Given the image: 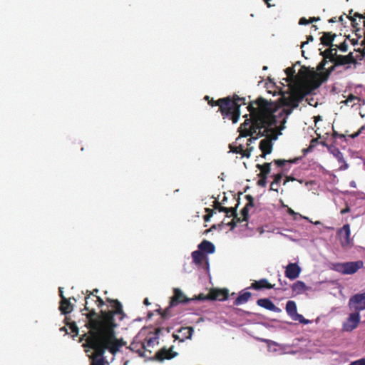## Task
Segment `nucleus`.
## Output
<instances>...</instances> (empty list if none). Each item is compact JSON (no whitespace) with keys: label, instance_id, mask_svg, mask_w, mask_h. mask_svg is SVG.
<instances>
[{"label":"nucleus","instance_id":"f257e3e1","mask_svg":"<svg viewBox=\"0 0 365 365\" xmlns=\"http://www.w3.org/2000/svg\"><path fill=\"white\" fill-rule=\"evenodd\" d=\"M106 302L110 304L112 310H101L100 313L97 314L94 306L101 308L105 302L100 297L93 294V292L88 290L86 292L84 310L88 312L83 313V315H85L87 319L85 326L88 331L86 334H90L89 341L93 346L99 344L101 341L108 342L109 339L113 337L115 329L118 326L115 317L121 321L125 316L123 306L118 299L106 298Z\"/></svg>","mask_w":365,"mask_h":365},{"label":"nucleus","instance_id":"f03ea898","mask_svg":"<svg viewBox=\"0 0 365 365\" xmlns=\"http://www.w3.org/2000/svg\"><path fill=\"white\" fill-rule=\"evenodd\" d=\"M247 110L250 118H247L239 127V137L254 135L257 130L275 125L278 122L272 113L273 104L262 97L250 102Z\"/></svg>","mask_w":365,"mask_h":365},{"label":"nucleus","instance_id":"7ed1b4c3","mask_svg":"<svg viewBox=\"0 0 365 365\" xmlns=\"http://www.w3.org/2000/svg\"><path fill=\"white\" fill-rule=\"evenodd\" d=\"M300 77L301 79L290 87V95L288 97L282 96L279 98L280 104L284 107H290L289 108L278 107L272 103L273 104L272 113L275 116V119L277 120V117L283 118L282 123H285L287 117L292 113L294 108L299 106L304 98L314 91L302 76Z\"/></svg>","mask_w":365,"mask_h":365},{"label":"nucleus","instance_id":"20e7f679","mask_svg":"<svg viewBox=\"0 0 365 365\" xmlns=\"http://www.w3.org/2000/svg\"><path fill=\"white\" fill-rule=\"evenodd\" d=\"M208 104L211 106H219V111L221 113L224 118H227L232 120L233 123H236L240 115V106L245 105V98H240L237 95H234L232 97L227 96L225 98H219L217 101L206 96L205 98Z\"/></svg>","mask_w":365,"mask_h":365},{"label":"nucleus","instance_id":"39448f33","mask_svg":"<svg viewBox=\"0 0 365 365\" xmlns=\"http://www.w3.org/2000/svg\"><path fill=\"white\" fill-rule=\"evenodd\" d=\"M86 337V344L84 346H88L94 350V353L90 358L92 359L91 365H105V358L103 355L106 350H108L111 354H115L119 351L120 346L124 345L122 339L119 340L115 337V333L113 334V337L109 339L108 342H99V344L93 346L90 341V334H84Z\"/></svg>","mask_w":365,"mask_h":365},{"label":"nucleus","instance_id":"423d86ee","mask_svg":"<svg viewBox=\"0 0 365 365\" xmlns=\"http://www.w3.org/2000/svg\"><path fill=\"white\" fill-rule=\"evenodd\" d=\"M194 300L193 298L187 297L179 288L173 289V296L170 297L169 305L163 310L158 309V313L163 319H169L175 314L173 309L180 304H185Z\"/></svg>","mask_w":365,"mask_h":365},{"label":"nucleus","instance_id":"0eeeda50","mask_svg":"<svg viewBox=\"0 0 365 365\" xmlns=\"http://www.w3.org/2000/svg\"><path fill=\"white\" fill-rule=\"evenodd\" d=\"M335 64L329 68L324 72H316V71H302V70L299 72V76H302L316 90L318 88L322 83L327 81L331 73L334 71Z\"/></svg>","mask_w":365,"mask_h":365},{"label":"nucleus","instance_id":"6e6552de","mask_svg":"<svg viewBox=\"0 0 365 365\" xmlns=\"http://www.w3.org/2000/svg\"><path fill=\"white\" fill-rule=\"evenodd\" d=\"M364 266L363 261L335 263L332 269L343 274H353Z\"/></svg>","mask_w":365,"mask_h":365},{"label":"nucleus","instance_id":"1a4fd4ad","mask_svg":"<svg viewBox=\"0 0 365 365\" xmlns=\"http://www.w3.org/2000/svg\"><path fill=\"white\" fill-rule=\"evenodd\" d=\"M286 312L287 314L294 321L301 324H308L310 321L304 318L302 314L297 313V304L294 301L289 300L286 304Z\"/></svg>","mask_w":365,"mask_h":365},{"label":"nucleus","instance_id":"9d476101","mask_svg":"<svg viewBox=\"0 0 365 365\" xmlns=\"http://www.w3.org/2000/svg\"><path fill=\"white\" fill-rule=\"evenodd\" d=\"M349 306L350 309H353L359 313L365 309V292L356 294L349 299Z\"/></svg>","mask_w":365,"mask_h":365},{"label":"nucleus","instance_id":"9b49d317","mask_svg":"<svg viewBox=\"0 0 365 365\" xmlns=\"http://www.w3.org/2000/svg\"><path fill=\"white\" fill-rule=\"evenodd\" d=\"M360 313L354 311L351 313L345 322L343 323V330L345 331H352L355 329L360 323Z\"/></svg>","mask_w":365,"mask_h":365},{"label":"nucleus","instance_id":"f8f14e48","mask_svg":"<svg viewBox=\"0 0 365 365\" xmlns=\"http://www.w3.org/2000/svg\"><path fill=\"white\" fill-rule=\"evenodd\" d=\"M335 56L332 60V63L335 66H344L348 64H356V61L355 57L353 56V53L350 52L348 55L342 56L338 55L337 52H334Z\"/></svg>","mask_w":365,"mask_h":365},{"label":"nucleus","instance_id":"ddd939ff","mask_svg":"<svg viewBox=\"0 0 365 365\" xmlns=\"http://www.w3.org/2000/svg\"><path fill=\"white\" fill-rule=\"evenodd\" d=\"M59 296L61 297L59 309L63 314H70L73 309V305L71 303V298L67 299L63 295L62 288H59ZM74 301L76 299L72 298Z\"/></svg>","mask_w":365,"mask_h":365},{"label":"nucleus","instance_id":"4468645a","mask_svg":"<svg viewBox=\"0 0 365 365\" xmlns=\"http://www.w3.org/2000/svg\"><path fill=\"white\" fill-rule=\"evenodd\" d=\"M178 332L181 335L173 334V336L175 340L182 342L185 339H190L194 332V329L191 327H181Z\"/></svg>","mask_w":365,"mask_h":365},{"label":"nucleus","instance_id":"2eb2a0df","mask_svg":"<svg viewBox=\"0 0 365 365\" xmlns=\"http://www.w3.org/2000/svg\"><path fill=\"white\" fill-rule=\"evenodd\" d=\"M301 271L300 267L297 263H289L286 267L284 274L288 279H295L299 276Z\"/></svg>","mask_w":365,"mask_h":365},{"label":"nucleus","instance_id":"dca6fc26","mask_svg":"<svg viewBox=\"0 0 365 365\" xmlns=\"http://www.w3.org/2000/svg\"><path fill=\"white\" fill-rule=\"evenodd\" d=\"M259 148L262 151L260 157L265 158L266 155L270 154L273 150V143L272 140L269 138L262 139L259 145Z\"/></svg>","mask_w":365,"mask_h":365},{"label":"nucleus","instance_id":"f3484780","mask_svg":"<svg viewBox=\"0 0 365 365\" xmlns=\"http://www.w3.org/2000/svg\"><path fill=\"white\" fill-rule=\"evenodd\" d=\"M177 354H178L176 352H173V347L170 348L169 349L163 348L156 352L155 358L158 361H162L165 359H171L174 358Z\"/></svg>","mask_w":365,"mask_h":365},{"label":"nucleus","instance_id":"a211bd4d","mask_svg":"<svg viewBox=\"0 0 365 365\" xmlns=\"http://www.w3.org/2000/svg\"><path fill=\"white\" fill-rule=\"evenodd\" d=\"M341 243L343 246L348 245L350 243V226L349 224L344 225L339 231Z\"/></svg>","mask_w":365,"mask_h":365},{"label":"nucleus","instance_id":"6ab92c4d","mask_svg":"<svg viewBox=\"0 0 365 365\" xmlns=\"http://www.w3.org/2000/svg\"><path fill=\"white\" fill-rule=\"evenodd\" d=\"M257 304L261 307H263L267 310L272 311L274 312H280L281 309L276 307L274 304L268 298L259 299L257 301Z\"/></svg>","mask_w":365,"mask_h":365},{"label":"nucleus","instance_id":"aec40b11","mask_svg":"<svg viewBox=\"0 0 365 365\" xmlns=\"http://www.w3.org/2000/svg\"><path fill=\"white\" fill-rule=\"evenodd\" d=\"M274 285L270 284L267 279H261L258 281H255L251 284L248 289H252L255 290H261L262 289H272Z\"/></svg>","mask_w":365,"mask_h":365},{"label":"nucleus","instance_id":"412c9836","mask_svg":"<svg viewBox=\"0 0 365 365\" xmlns=\"http://www.w3.org/2000/svg\"><path fill=\"white\" fill-rule=\"evenodd\" d=\"M210 300L223 301L227 299L228 292L227 289H213L209 293Z\"/></svg>","mask_w":365,"mask_h":365},{"label":"nucleus","instance_id":"4be33fe9","mask_svg":"<svg viewBox=\"0 0 365 365\" xmlns=\"http://www.w3.org/2000/svg\"><path fill=\"white\" fill-rule=\"evenodd\" d=\"M336 35L331 32H323L322 36L320 38L321 43L325 46H335L333 43Z\"/></svg>","mask_w":365,"mask_h":365},{"label":"nucleus","instance_id":"5701e85b","mask_svg":"<svg viewBox=\"0 0 365 365\" xmlns=\"http://www.w3.org/2000/svg\"><path fill=\"white\" fill-rule=\"evenodd\" d=\"M198 249L202 253L212 254L215 252V247L211 242L204 240L198 245Z\"/></svg>","mask_w":365,"mask_h":365},{"label":"nucleus","instance_id":"b1692460","mask_svg":"<svg viewBox=\"0 0 365 365\" xmlns=\"http://www.w3.org/2000/svg\"><path fill=\"white\" fill-rule=\"evenodd\" d=\"M271 164L272 163H264L262 165L257 164L256 168L260 171V173L257 175L258 177L267 178L271 171Z\"/></svg>","mask_w":365,"mask_h":365},{"label":"nucleus","instance_id":"393cba45","mask_svg":"<svg viewBox=\"0 0 365 365\" xmlns=\"http://www.w3.org/2000/svg\"><path fill=\"white\" fill-rule=\"evenodd\" d=\"M251 296L252 294L250 292H240L239 296L235 300L234 305L238 306L247 303L250 299Z\"/></svg>","mask_w":365,"mask_h":365},{"label":"nucleus","instance_id":"a878e982","mask_svg":"<svg viewBox=\"0 0 365 365\" xmlns=\"http://www.w3.org/2000/svg\"><path fill=\"white\" fill-rule=\"evenodd\" d=\"M237 201V202L235 207H225V208L220 209V212H225L226 214V217H233L236 218L237 217V209L240 205V197H238Z\"/></svg>","mask_w":365,"mask_h":365},{"label":"nucleus","instance_id":"bb28decb","mask_svg":"<svg viewBox=\"0 0 365 365\" xmlns=\"http://www.w3.org/2000/svg\"><path fill=\"white\" fill-rule=\"evenodd\" d=\"M329 48L324 51H321L320 54L323 56V59L332 63V60L334 58V52H337L336 48H333V46H328Z\"/></svg>","mask_w":365,"mask_h":365},{"label":"nucleus","instance_id":"cd10ccee","mask_svg":"<svg viewBox=\"0 0 365 365\" xmlns=\"http://www.w3.org/2000/svg\"><path fill=\"white\" fill-rule=\"evenodd\" d=\"M292 289L297 294H300L307 291L308 287L306 286L304 282L302 281H297L292 284Z\"/></svg>","mask_w":365,"mask_h":365},{"label":"nucleus","instance_id":"c85d7f7f","mask_svg":"<svg viewBox=\"0 0 365 365\" xmlns=\"http://www.w3.org/2000/svg\"><path fill=\"white\" fill-rule=\"evenodd\" d=\"M192 257L193 262L197 265H200L205 259L206 256L204 253L200 252V250H195L192 252Z\"/></svg>","mask_w":365,"mask_h":365},{"label":"nucleus","instance_id":"c756f323","mask_svg":"<svg viewBox=\"0 0 365 365\" xmlns=\"http://www.w3.org/2000/svg\"><path fill=\"white\" fill-rule=\"evenodd\" d=\"M263 131L262 130H257V133H255V136H250V138L247 140V145L250 146V143H252L254 140L258 139L260 137L266 136L267 132H268V128H263Z\"/></svg>","mask_w":365,"mask_h":365},{"label":"nucleus","instance_id":"7c9ffc66","mask_svg":"<svg viewBox=\"0 0 365 365\" xmlns=\"http://www.w3.org/2000/svg\"><path fill=\"white\" fill-rule=\"evenodd\" d=\"M283 177V173H279L273 175L274 180L270 185V190L278 192L277 187H274V185H278Z\"/></svg>","mask_w":365,"mask_h":365},{"label":"nucleus","instance_id":"2f4dec72","mask_svg":"<svg viewBox=\"0 0 365 365\" xmlns=\"http://www.w3.org/2000/svg\"><path fill=\"white\" fill-rule=\"evenodd\" d=\"M129 348L130 350L135 351L140 354L141 350H144L145 349V346L143 343L132 342Z\"/></svg>","mask_w":365,"mask_h":365},{"label":"nucleus","instance_id":"473e14b6","mask_svg":"<svg viewBox=\"0 0 365 365\" xmlns=\"http://www.w3.org/2000/svg\"><path fill=\"white\" fill-rule=\"evenodd\" d=\"M285 73L287 76V81L292 80L293 78H298V76H295V70L294 67H288L285 69Z\"/></svg>","mask_w":365,"mask_h":365},{"label":"nucleus","instance_id":"72a5a7b5","mask_svg":"<svg viewBox=\"0 0 365 365\" xmlns=\"http://www.w3.org/2000/svg\"><path fill=\"white\" fill-rule=\"evenodd\" d=\"M352 12V10L350 11L349 14ZM346 18L349 19L351 23L352 27L355 29L356 32H358L360 31V29L358 28L359 23L356 21V19L354 17L350 16V15L347 16Z\"/></svg>","mask_w":365,"mask_h":365},{"label":"nucleus","instance_id":"f704fd0d","mask_svg":"<svg viewBox=\"0 0 365 365\" xmlns=\"http://www.w3.org/2000/svg\"><path fill=\"white\" fill-rule=\"evenodd\" d=\"M245 199L247 200V204L245 206L248 207L249 209L250 207H253L255 206V199L251 195H246Z\"/></svg>","mask_w":365,"mask_h":365},{"label":"nucleus","instance_id":"c9c22d12","mask_svg":"<svg viewBox=\"0 0 365 365\" xmlns=\"http://www.w3.org/2000/svg\"><path fill=\"white\" fill-rule=\"evenodd\" d=\"M230 149L231 152L240 155L242 154V152H243V147L241 145L237 146H233L232 145H230Z\"/></svg>","mask_w":365,"mask_h":365},{"label":"nucleus","instance_id":"e433bc0d","mask_svg":"<svg viewBox=\"0 0 365 365\" xmlns=\"http://www.w3.org/2000/svg\"><path fill=\"white\" fill-rule=\"evenodd\" d=\"M67 325H69V328L71 330V332L73 333V336H77L78 334V328L76 324V322H73L71 323H67Z\"/></svg>","mask_w":365,"mask_h":365},{"label":"nucleus","instance_id":"4c0bfd02","mask_svg":"<svg viewBox=\"0 0 365 365\" xmlns=\"http://www.w3.org/2000/svg\"><path fill=\"white\" fill-rule=\"evenodd\" d=\"M355 51L360 53V55L356 56L355 57L356 61H357V60L361 61L365 57V49H364V48L363 49L359 48L358 49H355Z\"/></svg>","mask_w":365,"mask_h":365},{"label":"nucleus","instance_id":"58836bf2","mask_svg":"<svg viewBox=\"0 0 365 365\" xmlns=\"http://www.w3.org/2000/svg\"><path fill=\"white\" fill-rule=\"evenodd\" d=\"M249 208L245 206L241 210L242 217L244 220H248L249 218Z\"/></svg>","mask_w":365,"mask_h":365},{"label":"nucleus","instance_id":"ea45409f","mask_svg":"<svg viewBox=\"0 0 365 365\" xmlns=\"http://www.w3.org/2000/svg\"><path fill=\"white\" fill-rule=\"evenodd\" d=\"M287 162H288L287 160H282V159H278V160H273V163L279 167H282V166L286 164V163H287ZM289 162L292 163L293 161L289 160Z\"/></svg>","mask_w":365,"mask_h":365},{"label":"nucleus","instance_id":"a19ab883","mask_svg":"<svg viewBox=\"0 0 365 365\" xmlns=\"http://www.w3.org/2000/svg\"><path fill=\"white\" fill-rule=\"evenodd\" d=\"M259 180L257 182V185L259 187H265L267 185V178H266V177H259Z\"/></svg>","mask_w":365,"mask_h":365},{"label":"nucleus","instance_id":"79ce46f5","mask_svg":"<svg viewBox=\"0 0 365 365\" xmlns=\"http://www.w3.org/2000/svg\"><path fill=\"white\" fill-rule=\"evenodd\" d=\"M327 63V61L323 59L317 66V70L319 72H322Z\"/></svg>","mask_w":365,"mask_h":365},{"label":"nucleus","instance_id":"37998d69","mask_svg":"<svg viewBox=\"0 0 365 365\" xmlns=\"http://www.w3.org/2000/svg\"><path fill=\"white\" fill-rule=\"evenodd\" d=\"M338 48L342 51V52H346L348 50V45L346 42V41H344V42H342L341 43H340L339 46H338Z\"/></svg>","mask_w":365,"mask_h":365},{"label":"nucleus","instance_id":"c03bdc74","mask_svg":"<svg viewBox=\"0 0 365 365\" xmlns=\"http://www.w3.org/2000/svg\"><path fill=\"white\" fill-rule=\"evenodd\" d=\"M358 98L354 96V95L351 94L349 96V97L347 98L346 100H345L343 103H345L346 105H348L349 103H351L352 101H354V100H357Z\"/></svg>","mask_w":365,"mask_h":365},{"label":"nucleus","instance_id":"a18cd8bd","mask_svg":"<svg viewBox=\"0 0 365 365\" xmlns=\"http://www.w3.org/2000/svg\"><path fill=\"white\" fill-rule=\"evenodd\" d=\"M365 129V125H363L361 126L357 132H356L355 133L352 134V135H350L349 136L351 138H355L356 137H358L361 133L362 131Z\"/></svg>","mask_w":365,"mask_h":365},{"label":"nucleus","instance_id":"49530a36","mask_svg":"<svg viewBox=\"0 0 365 365\" xmlns=\"http://www.w3.org/2000/svg\"><path fill=\"white\" fill-rule=\"evenodd\" d=\"M213 203L214 210H217L219 212H220L221 208H225V207L222 206L221 203L217 200L214 201Z\"/></svg>","mask_w":365,"mask_h":365},{"label":"nucleus","instance_id":"de8ad7c7","mask_svg":"<svg viewBox=\"0 0 365 365\" xmlns=\"http://www.w3.org/2000/svg\"><path fill=\"white\" fill-rule=\"evenodd\" d=\"M349 365H365V359H361L351 362Z\"/></svg>","mask_w":365,"mask_h":365},{"label":"nucleus","instance_id":"09e8293b","mask_svg":"<svg viewBox=\"0 0 365 365\" xmlns=\"http://www.w3.org/2000/svg\"><path fill=\"white\" fill-rule=\"evenodd\" d=\"M193 299H194V300L195 299H198V300L210 299L209 297V294L207 295H204L203 294H200L197 297H196L195 298H193Z\"/></svg>","mask_w":365,"mask_h":365},{"label":"nucleus","instance_id":"8fccbe9b","mask_svg":"<svg viewBox=\"0 0 365 365\" xmlns=\"http://www.w3.org/2000/svg\"><path fill=\"white\" fill-rule=\"evenodd\" d=\"M314 37L312 35H309L307 36V41L302 43L301 47L303 48L306 44L309 42L313 41Z\"/></svg>","mask_w":365,"mask_h":365},{"label":"nucleus","instance_id":"3c124183","mask_svg":"<svg viewBox=\"0 0 365 365\" xmlns=\"http://www.w3.org/2000/svg\"><path fill=\"white\" fill-rule=\"evenodd\" d=\"M309 19H307L305 17H302L299 21V24L300 25H307L309 24Z\"/></svg>","mask_w":365,"mask_h":365},{"label":"nucleus","instance_id":"603ef678","mask_svg":"<svg viewBox=\"0 0 365 365\" xmlns=\"http://www.w3.org/2000/svg\"><path fill=\"white\" fill-rule=\"evenodd\" d=\"M223 222H222L220 224H218L217 225H213L209 230H207L205 231V232H209L210 231H212V230H215L217 228V227H218L219 228H221V227L223 225Z\"/></svg>","mask_w":365,"mask_h":365},{"label":"nucleus","instance_id":"864d4df0","mask_svg":"<svg viewBox=\"0 0 365 365\" xmlns=\"http://www.w3.org/2000/svg\"><path fill=\"white\" fill-rule=\"evenodd\" d=\"M241 155H242V157H245L247 158H249L251 155V153H250V150H247V149L245 150L243 148V152H242Z\"/></svg>","mask_w":365,"mask_h":365},{"label":"nucleus","instance_id":"5fc2aeb1","mask_svg":"<svg viewBox=\"0 0 365 365\" xmlns=\"http://www.w3.org/2000/svg\"><path fill=\"white\" fill-rule=\"evenodd\" d=\"M287 212H288L290 215L293 216L294 219H296V216L299 215L298 213L295 212H294L292 209H291V208H288V210H287Z\"/></svg>","mask_w":365,"mask_h":365},{"label":"nucleus","instance_id":"6e6d98bb","mask_svg":"<svg viewBox=\"0 0 365 365\" xmlns=\"http://www.w3.org/2000/svg\"><path fill=\"white\" fill-rule=\"evenodd\" d=\"M296 179L294 178V177H292V176H287L283 184L284 185H286L287 182H288L289 181H294Z\"/></svg>","mask_w":365,"mask_h":365},{"label":"nucleus","instance_id":"4d7b16f0","mask_svg":"<svg viewBox=\"0 0 365 365\" xmlns=\"http://www.w3.org/2000/svg\"><path fill=\"white\" fill-rule=\"evenodd\" d=\"M229 226L231 227V230H233L236 227V221L235 219H232L230 222L227 223Z\"/></svg>","mask_w":365,"mask_h":365},{"label":"nucleus","instance_id":"13d9d810","mask_svg":"<svg viewBox=\"0 0 365 365\" xmlns=\"http://www.w3.org/2000/svg\"><path fill=\"white\" fill-rule=\"evenodd\" d=\"M333 136L334 138H342L345 137V135L344 134H339L336 131H334V133H333Z\"/></svg>","mask_w":365,"mask_h":365},{"label":"nucleus","instance_id":"bf43d9fd","mask_svg":"<svg viewBox=\"0 0 365 365\" xmlns=\"http://www.w3.org/2000/svg\"><path fill=\"white\" fill-rule=\"evenodd\" d=\"M205 210L207 214L211 215V217H212L213 214L215 213L214 209L205 208Z\"/></svg>","mask_w":365,"mask_h":365},{"label":"nucleus","instance_id":"052dcab7","mask_svg":"<svg viewBox=\"0 0 365 365\" xmlns=\"http://www.w3.org/2000/svg\"><path fill=\"white\" fill-rule=\"evenodd\" d=\"M320 20L319 17H310L309 19V24L313 22H317Z\"/></svg>","mask_w":365,"mask_h":365},{"label":"nucleus","instance_id":"680f3d73","mask_svg":"<svg viewBox=\"0 0 365 365\" xmlns=\"http://www.w3.org/2000/svg\"><path fill=\"white\" fill-rule=\"evenodd\" d=\"M211 217H212L211 215L206 214L205 215H204L203 220H204L205 222H208V221L210 220Z\"/></svg>","mask_w":365,"mask_h":365},{"label":"nucleus","instance_id":"e2e57ef3","mask_svg":"<svg viewBox=\"0 0 365 365\" xmlns=\"http://www.w3.org/2000/svg\"><path fill=\"white\" fill-rule=\"evenodd\" d=\"M337 158H338L339 161L344 162L343 155L339 151L338 152Z\"/></svg>","mask_w":365,"mask_h":365},{"label":"nucleus","instance_id":"0e129e2a","mask_svg":"<svg viewBox=\"0 0 365 365\" xmlns=\"http://www.w3.org/2000/svg\"><path fill=\"white\" fill-rule=\"evenodd\" d=\"M233 219H235V220L236 221V224H237V222H242V221H245V220H243V217H238L237 215V217H236V218L233 217Z\"/></svg>","mask_w":365,"mask_h":365},{"label":"nucleus","instance_id":"69168bd1","mask_svg":"<svg viewBox=\"0 0 365 365\" xmlns=\"http://www.w3.org/2000/svg\"><path fill=\"white\" fill-rule=\"evenodd\" d=\"M353 17H359L360 19H364V15L360 14L359 13L356 12Z\"/></svg>","mask_w":365,"mask_h":365},{"label":"nucleus","instance_id":"338daca9","mask_svg":"<svg viewBox=\"0 0 365 365\" xmlns=\"http://www.w3.org/2000/svg\"><path fill=\"white\" fill-rule=\"evenodd\" d=\"M349 211V208L348 207H346L345 209H343L341 211V214H345L346 212H348Z\"/></svg>","mask_w":365,"mask_h":365},{"label":"nucleus","instance_id":"774afa93","mask_svg":"<svg viewBox=\"0 0 365 365\" xmlns=\"http://www.w3.org/2000/svg\"><path fill=\"white\" fill-rule=\"evenodd\" d=\"M364 38L361 42V45L365 49V31L364 32Z\"/></svg>","mask_w":365,"mask_h":365}]
</instances>
